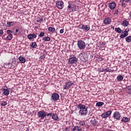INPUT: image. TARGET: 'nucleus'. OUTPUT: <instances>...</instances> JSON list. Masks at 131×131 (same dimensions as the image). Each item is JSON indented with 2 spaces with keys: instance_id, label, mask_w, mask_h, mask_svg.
Masks as SVG:
<instances>
[{
  "instance_id": "nucleus-1",
  "label": "nucleus",
  "mask_w": 131,
  "mask_h": 131,
  "mask_svg": "<svg viewBox=\"0 0 131 131\" xmlns=\"http://www.w3.org/2000/svg\"><path fill=\"white\" fill-rule=\"evenodd\" d=\"M78 109H79V114L81 115V116H85L88 114V107L84 104L81 103L77 105Z\"/></svg>"
},
{
  "instance_id": "nucleus-48",
  "label": "nucleus",
  "mask_w": 131,
  "mask_h": 131,
  "mask_svg": "<svg viewBox=\"0 0 131 131\" xmlns=\"http://www.w3.org/2000/svg\"><path fill=\"white\" fill-rule=\"evenodd\" d=\"M124 2H125V3H129V2H130V0H124Z\"/></svg>"
},
{
  "instance_id": "nucleus-33",
  "label": "nucleus",
  "mask_w": 131,
  "mask_h": 131,
  "mask_svg": "<svg viewBox=\"0 0 131 131\" xmlns=\"http://www.w3.org/2000/svg\"><path fill=\"white\" fill-rule=\"evenodd\" d=\"M28 38L29 39H33V34H30V35H28Z\"/></svg>"
},
{
  "instance_id": "nucleus-47",
  "label": "nucleus",
  "mask_w": 131,
  "mask_h": 131,
  "mask_svg": "<svg viewBox=\"0 0 131 131\" xmlns=\"http://www.w3.org/2000/svg\"><path fill=\"white\" fill-rule=\"evenodd\" d=\"M37 36V34L36 33H35V34H33V38H35Z\"/></svg>"
},
{
  "instance_id": "nucleus-25",
  "label": "nucleus",
  "mask_w": 131,
  "mask_h": 131,
  "mask_svg": "<svg viewBox=\"0 0 131 131\" xmlns=\"http://www.w3.org/2000/svg\"><path fill=\"white\" fill-rule=\"evenodd\" d=\"M120 3H121V6L123 8H125V7H126V4L124 3V0H120Z\"/></svg>"
},
{
  "instance_id": "nucleus-42",
  "label": "nucleus",
  "mask_w": 131,
  "mask_h": 131,
  "mask_svg": "<svg viewBox=\"0 0 131 131\" xmlns=\"http://www.w3.org/2000/svg\"><path fill=\"white\" fill-rule=\"evenodd\" d=\"M52 114L51 113H46V116H52Z\"/></svg>"
},
{
  "instance_id": "nucleus-24",
  "label": "nucleus",
  "mask_w": 131,
  "mask_h": 131,
  "mask_svg": "<svg viewBox=\"0 0 131 131\" xmlns=\"http://www.w3.org/2000/svg\"><path fill=\"white\" fill-rule=\"evenodd\" d=\"M43 41H50L51 38L49 36L44 37L42 38Z\"/></svg>"
},
{
  "instance_id": "nucleus-19",
  "label": "nucleus",
  "mask_w": 131,
  "mask_h": 131,
  "mask_svg": "<svg viewBox=\"0 0 131 131\" xmlns=\"http://www.w3.org/2000/svg\"><path fill=\"white\" fill-rule=\"evenodd\" d=\"M52 119H54L56 121H59V117L56 114H53L52 116Z\"/></svg>"
},
{
  "instance_id": "nucleus-51",
  "label": "nucleus",
  "mask_w": 131,
  "mask_h": 131,
  "mask_svg": "<svg viewBox=\"0 0 131 131\" xmlns=\"http://www.w3.org/2000/svg\"><path fill=\"white\" fill-rule=\"evenodd\" d=\"M31 48H33V42H32V44L31 45Z\"/></svg>"
},
{
  "instance_id": "nucleus-50",
  "label": "nucleus",
  "mask_w": 131,
  "mask_h": 131,
  "mask_svg": "<svg viewBox=\"0 0 131 131\" xmlns=\"http://www.w3.org/2000/svg\"><path fill=\"white\" fill-rule=\"evenodd\" d=\"M15 31H16V33H17L19 32V30L18 29H16L15 30Z\"/></svg>"
},
{
  "instance_id": "nucleus-27",
  "label": "nucleus",
  "mask_w": 131,
  "mask_h": 131,
  "mask_svg": "<svg viewBox=\"0 0 131 131\" xmlns=\"http://www.w3.org/2000/svg\"><path fill=\"white\" fill-rule=\"evenodd\" d=\"M12 38H13V35L12 34H10L7 36L6 39L7 40H11Z\"/></svg>"
},
{
  "instance_id": "nucleus-23",
  "label": "nucleus",
  "mask_w": 131,
  "mask_h": 131,
  "mask_svg": "<svg viewBox=\"0 0 131 131\" xmlns=\"http://www.w3.org/2000/svg\"><path fill=\"white\" fill-rule=\"evenodd\" d=\"M72 131H82L81 129L79 128L78 126H75L74 127Z\"/></svg>"
},
{
  "instance_id": "nucleus-8",
  "label": "nucleus",
  "mask_w": 131,
  "mask_h": 131,
  "mask_svg": "<svg viewBox=\"0 0 131 131\" xmlns=\"http://www.w3.org/2000/svg\"><path fill=\"white\" fill-rule=\"evenodd\" d=\"M60 98V95L57 93H54L52 95V99L53 101H58Z\"/></svg>"
},
{
  "instance_id": "nucleus-9",
  "label": "nucleus",
  "mask_w": 131,
  "mask_h": 131,
  "mask_svg": "<svg viewBox=\"0 0 131 131\" xmlns=\"http://www.w3.org/2000/svg\"><path fill=\"white\" fill-rule=\"evenodd\" d=\"M113 117L115 119L119 120V119H120V117H121L120 113H119V112H115L113 114Z\"/></svg>"
},
{
  "instance_id": "nucleus-53",
  "label": "nucleus",
  "mask_w": 131,
  "mask_h": 131,
  "mask_svg": "<svg viewBox=\"0 0 131 131\" xmlns=\"http://www.w3.org/2000/svg\"><path fill=\"white\" fill-rule=\"evenodd\" d=\"M130 66H131V62H130Z\"/></svg>"
},
{
  "instance_id": "nucleus-21",
  "label": "nucleus",
  "mask_w": 131,
  "mask_h": 131,
  "mask_svg": "<svg viewBox=\"0 0 131 131\" xmlns=\"http://www.w3.org/2000/svg\"><path fill=\"white\" fill-rule=\"evenodd\" d=\"M79 58L80 60H81L82 62L85 61V58H84V56H83V54H81L79 56Z\"/></svg>"
},
{
  "instance_id": "nucleus-34",
  "label": "nucleus",
  "mask_w": 131,
  "mask_h": 131,
  "mask_svg": "<svg viewBox=\"0 0 131 131\" xmlns=\"http://www.w3.org/2000/svg\"><path fill=\"white\" fill-rule=\"evenodd\" d=\"M7 104H8V103H7V102H6V101H4V102H2V103H1V105L2 106H7Z\"/></svg>"
},
{
  "instance_id": "nucleus-35",
  "label": "nucleus",
  "mask_w": 131,
  "mask_h": 131,
  "mask_svg": "<svg viewBox=\"0 0 131 131\" xmlns=\"http://www.w3.org/2000/svg\"><path fill=\"white\" fill-rule=\"evenodd\" d=\"M39 36H40V37H42V36H45V32H41L40 33Z\"/></svg>"
},
{
  "instance_id": "nucleus-30",
  "label": "nucleus",
  "mask_w": 131,
  "mask_h": 131,
  "mask_svg": "<svg viewBox=\"0 0 131 131\" xmlns=\"http://www.w3.org/2000/svg\"><path fill=\"white\" fill-rule=\"evenodd\" d=\"M126 41L127 42H130L131 41V36H129L125 38Z\"/></svg>"
},
{
  "instance_id": "nucleus-28",
  "label": "nucleus",
  "mask_w": 131,
  "mask_h": 131,
  "mask_svg": "<svg viewBox=\"0 0 131 131\" xmlns=\"http://www.w3.org/2000/svg\"><path fill=\"white\" fill-rule=\"evenodd\" d=\"M48 30H49V31H50V32H55L56 29H55V28H54V27H50L48 28Z\"/></svg>"
},
{
  "instance_id": "nucleus-37",
  "label": "nucleus",
  "mask_w": 131,
  "mask_h": 131,
  "mask_svg": "<svg viewBox=\"0 0 131 131\" xmlns=\"http://www.w3.org/2000/svg\"><path fill=\"white\" fill-rule=\"evenodd\" d=\"M45 58H46V57L45 56V55H42L40 56V59L41 60H43V59H45Z\"/></svg>"
},
{
  "instance_id": "nucleus-32",
  "label": "nucleus",
  "mask_w": 131,
  "mask_h": 131,
  "mask_svg": "<svg viewBox=\"0 0 131 131\" xmlns=\"http://www.w3.org/2000/svg\"><path fill=\"white\" fill-rule=\"evenodd\" d=\"M127 91L128 93V94H131V86H128L126 88Z\"/></svg>"
},
{
  "instance_id": "nucleus-29",
  "label": "nucleus",
  "mask_w": 131,
  "mask_h": 131,
  "mask_svg": "<svg viewBox=\"0 0 131 131\" xmlns=\"http://www.w3.org/2000/svg\"><path fill=\"white\" fill-rule=\"evenodd\" d=\"M103 105H104V102H98L96 103V106H97V107H102Z\"/></svg>"
},
{
  "instance_id": "nucleus-49",
  "label": "nucleus",
  "mask_w": 131,
  "mask_h": 131,
  "mask_svg": "<svg viewBox=\"0 0 131 131\" xmlns=\"http://www.w3.org/2000/svg\"><path fill=\"white\" fill-rule=\"evenodd\" d=\"M68 9H71V4L68 6Z\"/></svg>"
},
{
  "instance_id": "nucleus-54",
  "label": "nucleus",
  "mask_w": 131,
  "mask_h": 131,
  "mask_svg": "<svg viewBox=\"0 0 131 131\" xmlns=\"http://www.w3.org/2000/svg\"><path fill=\"white\" fill-rule=\"evenodd\" d=\"M113 28L114 29V27H113Z\"/></svg>"
},
{
  "instance_id": "nucleus-2",
  "label": "nucleus",
  "mask_w": 131,
  "mask_h": 131,
  "mask_svg": "<svg viewBox=\"0 0 131 131\" xmlns=\"http://www.w3.org/2000/svg\"><path fill=\"white\" fill-rule=\"evenodd\" d=\"M115 30L116 32H117V33H122H122H124L121 34L120 36V38H124V37H126V36L128 35V31H129V28L126 29L124 32L119 27L116 28Z\"/></svg>"
},
{
  "instance_id": "nucleus-41",
  "label": "nucleus",
  "mask_w": 131,
  "mask_h": 131,
  "mask_svg": "<svg viewBox=\"0 0 131 131\" xmlns=\"http://www.w3.org/2000/svg\"><path fill=\"white\" fill-rule=\"evenodd\" d=\"M33 48H37V44L36 42H33Z\"/></svg>"
},
{
  "instance_id": "nucleus-43",
  "label": "nucleus",
  "mask_w": 131,
  "mask_h": 131,
  "mask_svg": "<svg viewBox=\"0 0 131 131\" xmlns=\"http://www.w3.org/2000/svg\"><path fill=\"white\" fill-rule=\"evenodd\" d=\"M64 131H70V128H69L68 127H67L64 128Z\"/></svg>"
},
{
  "instance_id": "nucleus-14",
  "label": "nucleus",
  "mask_w": 131,
  "mask_h": 131,
  "mask_svg": "<svg viewBox=\"0 0 131 131\" xmlns=\"http://www.w3.org/2000/svg\"><path fill=\"white\" fill-rule=\"evenodd\" d=\"M103 23L105 24V25H109V24H110V23H111V18L106 17L103 20Z\"/></svg>"
},
{
  "instance_id": "nucleus-17",
  "label": "nucleus",
  "mask_w": 131,
  "mask_h": 131,
  "mask_svg": "<svg viewBox=\"0 0 131 131\" xmlns=\"http://www.w3.org/2000/svg\"><path fill=\"white\" fill-rule=\"evenodd\" d=\"M18 60H19L20 63H24L26 62V59L25 58L23 57V56H20L18 57Z\"/></svg>"
},
{
  "instance_id": "nucleus-15",
  "label": "nucleus",
  "mask_w": 131,
  "mask_h": 131,
  "mask_svg": "<svg viewBox=\"0 0 131 131\" xmlns=\"http://www.w3.org/2000/svg\"><path fill=\"white\" fill-rule=\"evenodd\" d=\"M108 7L111 10H114V9H115L116 7V3L115 2L109 3Z\"/></svg>"
},
{
  "instance_id": "nucleus-31",
  "label": "nucleus",
  "mask_w": 131,
  "mask_h": 131,
  "mask_svg": "<svg viewBox=\"0 0 131 131\" xmlns=\"http://www.w3.org/2000/svg\"><path fill=\"white\" fill-rule=\"evenodd\" d=\"M42 21V19L39 17H38L36 18V22H37V23H41Z\"/></svg>"
},
{
  "instance_id": "nucleus-45",
  "label": "nucleus",
  "mask_w": 131,
  "mask_h": 131,
  "mask_svg": "<svg viewBox=\"0 0 131 131\" xmlns=\"http://www.w3.org/2000/svg\"><path fill=\"white\" fill-rule=\"evenodd\" d=\"M59 32L60 33H64V29H61Z\"/></svg>"
},
{
  "instance_id": "nucleus-12",
  "label": "nucleus",
  "mask_w": 131,
  "mask_h": 131,
  "mask_svg": "<svg viewBox=\"0 0 131 131\" xmlns=\"http://www.w3.org/2000/svg\"><path fill=\"white\" fill-rule=\"evenodd\" d=\"M90 123L91 125H93V126H97L99 123V122H98L96 119L93 118L90 120Z\"/></svg>"
},
{
  "instance_id": "nucleus-22",
  "label": "nucleus",
  "mask_w": 131,
  "mask_h": 131,
  "mask_svg": "<svg viewBox=\"0 0 131 131\" xmlns=\"http://www.w3.org/2000/svg\"><path fill=\"white\" fill-rule=\"evenodd\" d=\"M117 79L118 81H122L123 80V76L122 75H120L117 77Z\"/></svg>"
},
{
  "instance_id": "nucleus-7",
  "label": "nucleus",
  "mask_w": 131,
  "mask_h": 131,
  "mask_svg": "<svg viewBox=\"0 0 131 131\" xmlns=\"http://www.w3.org/2000/svg\"><path fill=\"white\" fill-rule=\"evenodd\" d=\"M112 114V111H108L102 114L101 117L102 118H107L108 116H110Z\"/></svg>"
},
{
  "instance_id": "nucleus-38",
  "label": "nucleus",
  "mask_w": 131,
  "mask_h": 131,
  "mask_svg": "<svg viewBox=\"0 0 131 131\" xmlns=\"http://www.w3.org/2000/svg\"><path fill=\"white\" fill-rule=\"evenodd\" d=\"M80 125H84L85 124V122L84 121H81L79 122Z\"/></svg>"
},
{
  "instance_id": "nucleus-36",
  "label": "nucleus",
  "mask_w": 131,
  "mask_h": 131,
  "mask_svg": "<svg viewBox=\"0 0 131 131\" xmlns=\"http://www.w3.org/2000/svg\"><path fill=\"white\" fill-rule=\"evenodd\" d=\"M105 72H111V69H109V68L104 69Z\"/></svg>"
},
{
  "instance_id": "nucleus-10",
  "label": "nucleus",
  "mask_w": 131,
  "mask_h": 131,
  "mask_svg": "<svg viewBox=\"0 0 131 131\" xmlns=\"http://www.w3.org/2000/svg\"><path fill=\"white\" fill-rule=\"evenodd\" d=\"M38 116L43 119L47 116V112L43 111H39L38 113Z\"/></svg>"
},
{
  "instance_id": "nucleus-11",
  "label": "nucleus",
  "mask_w": 131,
  "mask_h": 131,
  "mask_svg": "<svg viewBox=\"0 0 131 131\" xmlns=\"http://www.w3.org/2000/svg\"><path fill=\"white\" fill-rule=\"evenodd\" d=\"M69 63V64H76L77 63V58L76 57H70Z\"/></svg>"
},
{
  "instance_id": "nucleus-55",
  "label": "nucleus",
  "mask_w": 131,
  "mask_h": 131,
  "mask_svg": "<svg viewBox=\"0 0 131 131\" xmlns=\"http://www.w3.org/2000/svg\"><path fill=\"white\" fill-rule=\"evenodd\" d=\"M19 33H20V32L18 33V34H19Z\"/></svg>"
},
{
  "instance_id": "nucleus-46",
  "label": "nucleus",
  "mask_w": 131,
  "mask_h": 131,
  "mask_svg": "<svg viewBox=\"0 0 131 131\" xmlns=\"http://www.w3.org/2000/svg\"><path fill=\"white\" fill-rule=\"evenodd\" d=\"M115 14H116V15H118V9L115 10Z\"/></svg>"
},
{
  "instance_id": "nucleus-3",
  "label": "nucleus",
  "mask_w": 131,
  "mask_h": 131,
  "mask_svg": "<svg viewBox=\"0 0 131 131\" xmlns=\"http://www.w3.org/2000/svg\"><path fill=\"white\" fill-rule=\"evenodd\" d=\"M77 46L80 50H84L85 49V42L83 40L78 41Z\"/></svg>"
},
{
  "instance_id": "nucleus-26",
  "label": "nucleus",
  "mask_w": 131,
  "mask_h": 131,
  "mask_svg": "<svg viewBox=\"0 0 131 131\" xmlns=\"http://www.w3.org/2000/svg\"><path fill=\"white\" fill-rule=\"evenodd\" d=\"M128 21L127 20H123V23H122V25L123 26H124L125 27V26H128Z\"/></svg>"
},
{
  "instance_id": "nucleus-18",
  "label": "nucleus",
  "mask_w": 131,
  "mask_h": 131,
  "mask_svg": "<svg viewBox=\"0 0 131 131\" xmlns=\"http://www.w3.org/2000/svg\"><path fill=\"white\" fill-rule=\"evenodd\" d=\"M121 121L122 122H124V123H126V122H128L129 121V118L125 117H123L121 119Z\"/></svg>"
},
{
  "instance_id": "nucleus-20",
  "label": "nucleus",
  "mask_w": 131,
  "mask_h": 131,
  "mask_svg": "<svg viewBox=\"0 0 131 131\" xmlns=\"http://www.w3.org/2000/svg\"><path fill=\"white\" fill-rule=\"evenodd\" d=\"M15 24L14 21H7V27H11V26H13Z\"/></svg>"
},
{
  "instance_id": "nucleus-6",
  "label": "nucleus",
  "mask_w": 131,
  "mask_h": 131,
  "mask_svg": "<svg viewBox=\"0 0 131 131\" xmlns=\"http://www.w3.org/2000/svg\"><path fill=\"white\" fill-rule=\"evenodd\" d=\"M56 7L58 9H60L61 10H62V9L64 8V3H63V1H56Z\"/></svg>"
},
{
  "instance_id": "nucleus-16",
  "label": "nucleus",
  "mask_w": 131,
  "mask_h": 131,
  "mask_svg": "<svg viewBox=\"0 0 131 131\" xmlns=\"http://www.w3.org/2000/svg\"><path fill=\"white\" fill-rule=\"evenodd\" d=\"M2 90L3 91V95L4 96H9L10 95V91L8 89L2 88Z\"/></svg>"
},
{
  "instance_id": "nucleus-40",
  "label": "nucleus",
  "mask_w": 131,
  "mask_h": 131,
  "mask_svg": "<svg viewBox=\"0 0 131 131\" xmlns=\"http://www.w3.org/2000/svg\"><path fill=\"white\" fill-rule=\"evenodd\" d=\"M4 34V31L3 30H0V36H2Z\"/></svg>"
},
{
  "instance_id": "nucleus-44",
  "label": "nucleus",
  "mask_w": 131,
  "mask_h": 131,
  "mask_svg": "<svg viewBox=\"0 0 131 131\" xmlns=\"http://www.w3.org/2000/svg\"><path fill=\"white\" fill-rule=\"evenodd\" d=\"M99 72H104V71H105V69H100L99 70Z\"/></svg>"
},
{
  "instance_id": "nucleus-5",
  "label": "nucleus",
  "mask_w": 131,
  "mask_h": 131,
  "mask_svg": "<svg viewBox=\"0 0 131 131\" xmlns=\"http://www.w3.org/2000/svg\"><path fill=\"white\" fill-rule=\"evenodd\" d=\"M78 27L80 29H82L83 30H84L85 31H89V30H90V29H91V28L90 27V26L88 27V26L84 25L82 24L79 25L78 26Z\"/></svg>"
},
{
  "instance_id": "nucleus-39",
  "label": "nucleus",
  "mask_w": 131,
  "mask_h": 131,
  "mask_svg": "<svg viewBox=\"0 0 131 131\" xmlns=\"http://www.w3.org/2000/svg\"><path fill=\"white\" fill-rule=\"evenodd\" d=\"M13 32L10 30H7V33L8 34H12Z\"/></svg>"
},
{
  "instance_id": "nucleus-52",
  "label": "nucleus",
  "mask_w": 131,
  "mask_h": 131,
  "mask_svg": "<svg viewBox=\"0 0 131 131\" xmlns=\"http://www.w3.org/2000/svg\"><path fill=\"white\" fill-rule=\"evenodd\" d=\"M129 15H130V16H131V11L130 12Z\"/></svg>"
},
{
  "instance_id": "nucleus-13",
  "label": "nucleus",
  "mask_w": 131,
  "mask_h": 131,
  "mask_svg": "<svg viewBox=\"0 0 131 131\" xmlns=\"http://www.w3.org/2000/svg\"><path fill=\"white\" fill-rule=\"evenodd\" d=\"M7 65L8 66H11L10 67V69H12V66H13L14 67H16V66H17V65H18V61H16V60H13L12 61V63H8Z\"/></svg>"
},
{
  "instance_id": "nucleus-4",
  "label": "nucleus",
  "mask_w": 131,
  "mask_h": 131,
  "mask_svg": "<svg viewBox=\"0 0 131 131\" xmlns=\"http://www.w3.org/2000/svg\"><path fill=\"white\" fill-rule=\"evenodd\" d=\"M72 85H73V83L72 81H68L63 85V90H69Z\"/></svg>"
}]
</instances>
